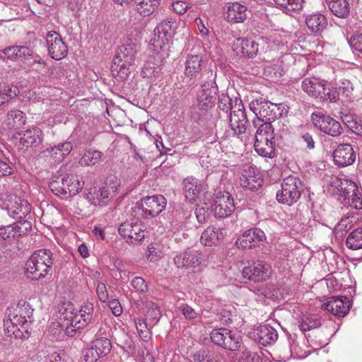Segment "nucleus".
Returning a JSON list of instances; mask_svg holds the SVG:
<instances>
[{
    "mask_svg": "<svg viewBox=\"0 0 362 362\" xmlns=\"http://www.w3.org/2000/svg\"><path fill=\"white\" fill-rule=\"evenodd\" d=\"M64 310L61 309L60 320L62 327H65V334L69 337H74L77 330L83 329L91 321L93 314V303L86 302L79 310L74 308L72 303H67Z\"/></svg>",
    "mask_w": 362,
    "mask_h": 362,
    "instance_id": "obj_1",
    "label": "nucleus"
},
{
    "mask_svg": "<svg viewBox=\"0 0 362 362\" xmlns=\"http://www.w3.org/2000/svg\"><path fill=\"white\" fill-rule=\"evenodd\" d=\"M33 310L28 304L12 305L7 308L6 318L4 321L5 331L8 336L15 338L24 337L23 332H28L31 322Z\"/></svg>",
    "mask_w": 362,
    "mask_h": 362,
    "instance_id": "obj_2",
    "label": "nucleus"
},
{
    "mask_svg": "<svg viewBox=\"0 0 362 362\" xmlns=\"http://www.w3.org/2000/svg\"><path fill=\"white\" fill-rule=\"evenodd\" d=\"M52 254L49 250H38L33 252L25 263L28 277L40 279L45 277L52 265Z\"/></svg>",
    "mask_w": 362,
    "mask_h": 362,
    "instance_id": "obj_3",
    "label": "nucleus"
},
{
    "mask_svg": "<svg viewBox=\"0 0 362 362\" xmlns=\"http://www.w3.org/2000/svg\"><path fill=\"white\" fill-rule=\"evenodd\" d=\"M274 129L269 122L259 124L255 135L254 148L261 156L272 158L275 156Z\"/></svg>",
    "mask_w": 362,
    "mask_h": 362,
    "instance_id": "obj_4",
    "label": "nucleus"
},
{
    "mask_svg": "<svg viewBox=\"0 0 362 362\" xmlns=\"http://www.w3.org/2000/svg\"><path fill=\"white\" fill-rule=\"evenodd\" d=\"M303 191V185L298 178L288 176L281 182V189L276 192V200L281 204L291 206L297 202Z\"/></svg>",
    "mask_w": 362,
    "mask_h": 362,
    "instance_id": "obj_5",
    "label": "nucleus"
},
{
    "mask_svg": "<svg viewBox=\"0 0 362 362\" xmlns=\"http://www.w3.org/2000/svg\"><path fill=\"white\" fill-rule=\"evenodd\" d=\"M177 27V22L173 18L164 20L156 26L153 30V36L150 40V45L154 52H159L169 43Z\"/></svg>",
    "mask_w": 362,
    "mask_h": 362,
    "instance_id": "obj_6",
    "label": "nucleus"
},
{
    "mask_svg": "<svg viewBox=\"0 0 362 362\" xmlns=\"http://www.w3.org/2000/svg\"><path fill=\"white\" fill-rule=\"evenodd\" d=\"M118 233L129 245L141 243L148 235L145 226L141 223L133 221L122 223L118 228Z\"/></svg>",
    "mask_w": 362,
    "mask_h": 362,
    "instance_id": "obj_7",
    "label": "nucleus"
},
{
    "mask_svg": "<svg viewBox=\"0 0 362 362\" xmlns=\"http://www.w3.org/2000/svg\"><path fill=\"white\" fill-rule=\"evenodd\" d=\"M210 209L216 217L226 218L235 210L234 199L229 192H218L216 194Z\"/></svg>",
    "mask_w": 362,
    "mask_h": 362,
    "instance_id": "obj_8",
    "label": "nucleus"
},
{
    "mask_svg": "<svg viewBox=\"0 0 362 362\" xmlns=\"http://www.w3.org/2000/svg\"><path fill=\"white\" fill-rule=\"evenodd\" d=\"M211 341L216 345L230 351H236L241 346L240 337L225 328L212 330L210 334Z\"/></svg>",
    "mask_w": 362,
    "mask_h": 362,
    "instance_id": "obj_9",
    "label": "nucleus"
},
{
    "mask_svg": "<svg viewBox=\"0 0 362 362\" xmlns=\"http://www.w3.org/2000/svg\"><path fill=\"white\" fill-rule=\"evenodd\" d=\"M314 126L322 132L337 137L343 132L341 123L327 114L314 112L312 114Z\"/></svg>",
    "mask_w": 362,
    "mask_h": 362,
    "instance_id": "obj_10",
    "label": "nucleus"
},
{
    "mask_svg": "<svg viewBox=\"0 0 362 362\" xmlns=\"http://www.w3.org/2000/svg\"><path fill=\"white\" fill-rule=\"evenodd\" d=\"M4 204L9 216L21 221L31 211V205L28 200L14 194L8 195Z\"/></svg>",
    "mask_w": 362,
    "mask_h": 362,
    "instance_id": "obj_11",
    "label": "nucleus"
},
{
    "mask_svg": "<svg viewBox=\"0 0 362 362\" xmlns=\"http://www.w3.org/2000/svg\"><path fill=\"white\" fill-rule=\"evenodd\" d=\"M217 92L218 87L211 71L209 78L202 85L201 90L197 95V104L211 111L216 103Z\"/></svg>",
    "mask_w": 362,
    "mask_h": 362,
    "instance_id": "obj_12",
    "label": "nucleus"
},
{
    "mask_svg": "<svg viewBox=\"0 0 362 362\" xmlns=\"http://www.w3.org/2000/svg\"><path fill=\"white\" fill-rule=\"evenodd\" d=\"M242 273L245 279L255 282H262L270 278L272 269L269 264L257 260L243 268Z\"/></svg>",
    "mask_w": 362,
    "mask_h": 362,
    "instance_id": "obj_13",
    "label": "nucleus"
},
{
    "mask_svg": "<svg viewBox=\"0 0 362 362\" xmlns=\"http://www.w3.org/2000/svg\"><path fill=\"white\" fill-rule=\"evenodd\" d=\"M206 62L202 54H188L185 61L184 74L189 80H197L202 77Z\"/></svg>",
    "mask_w": 362,
    "mask_h": 362,
    "instance_id": "obj_14",
    "label": "nucleus"
},
{
    "mask_svg": "<svg viewBox=\"0 0 362 362\" xmlns=\"http://www.w3.org/2000/svg\"><path fill=\"white\" fill-rule=\"evenodd\" d=\"M46 42L49 56L55 60H61L66 57L68 48L62 36L56 31H49L46 35Z\"/></svg>",
    "mask_w": 362,
    "mask_h": 362,
    "instance_id": "obj_15",
    "label": "nucleus"
},
{
    "mask_svg": "<svg viewBox=\"0 0 362 362\" xmlns=\"http://www.w3.org/2000/svg\"><path fill=\"white\" fill-rule=\"evenodd\" d=\"M144 218L155 217L166 207V199L160 194L146 197L141 200Z\"/></svg>",
    "mask_w": 362,
    "mask_h": 362,
    "instance_id": "obj_16",
    "label": "nucleus"
},
{
    "mask_svg": "<svg viewBox=\"0 0 362 362\" xmlns=\"http://www.w3.org/2000/svg\"><path fill=\"white\" fill-rule=\"evenodd\" d=\"M266 240V235L262 230L254 228L245 231L240 235L236 245L243 249H251L259 247Z\"/></svg>",
    "mask_w": 362,
    "mask_h": 362,
    "instance_id": "obj_17",
    "label": "nucleus"
},
{
    "mask_svg": "<svg viewBox=\"0 0 362 362\" xmlns=\"http://www.w3.org/2000/svg\"><path fill=\"white\" fill-rule=\"evenodd\" d=\"M248 336L257 343L263 346L271 345L278 339L277 331L269 325H263L253 328Z\"/></svg>",
    "mask_w": 362,
    "mask_h": 362,
    "instance_id": "obj_18",
    "label": "nucleus"
},
{
    "mask_svg": "<svg viewBox=\"0 0 362 362\" xmlns=\"http://www.w3.org/2000/svg\"><path fill=\"white\" fill-rule=\"evenodd\" d=\"M183 190L186 200L189 203H197L206 192L204 183L193 177H188L183 181Z\"/></svg>",
    "mask_w": 362,
    "mask_h": 362,
    "instance_id": "obj_19",
    "label": "nucleus"
},
{
    "mask_svg": "<svg viewBox=\"0 0 362 362\" xmlns=\"http://www.w3.org/2000/svg\"><path fill=\"white\" fill-rule=\"evenodd\" d=\"M229 124L233 135L240 136L245 133L248 120L243 105L232 108L230 113Z\"/></svg>",
    "mask_w": 362,
    "mask_h": 362,
    "instance_id": "obj_20",
    "label": "nucleus"
},
{
    "mask_svg": "<svg viewBox=\"0 0 362 362\" xmlns=\"http://www.w3.org/2000/svg\"><path fill=\"white\" fill-rule=\"evenodd\" d=\"M31 228L30 222L23 220L13 224L0 227V239L11 243L23 235Z\"/></svg>",
    "mask_w": 362,
    "mask_h": 362,
    "instance_id": "obj_21",
    "label": "nucleus"
},
{
    "mask_svg": "<svg viewBox=\"0 0 362 362\" xmlns=\"http://www.w3.org/2000/svg\"><path fill=\"white\" fill-rule=\"evenodd\" d=\"M322 306L325 310L335 316L344 317L349 311L351 302L349 298L346 296H332Z\"/></svg>",
    "mask_w": 362,
    "mask_h": 362,
    "instance_id": "obj_22",
    "label": "nucleus"
},
{
    "mask_svg": "<svg viewBox=\"0 0 362 362\" xmlns=\"http://www.w3.org/2000/svg\"><path fill=\"white\" fill-rule=\"evenodd\" d=\"M247 8L238 2L228 3L224 8V18L231 23L243 22L247 18Z\"/></svg>",
    "mask_w": 362,
    "mask_h": 362,
    "instance_id": "obj_23",
    "label": "nucleus"
},
{
    "mask_svg": "<svg viewBox=\"0 0 362 362\" xmlns=\"http://www.w3.org/2000/svg\"><path fill=\"white\" fill-rule=\"evenodd\" d=\"M262 182L261 175L256 173L254 168L249 165L244 167L240 177V185L243 188L255 191L262 186Z\"/></svg>",
    "mask_w": 362,
    "mask_h": 362,
    "instance_id": "obj_24",
    "label": "nucleus"
},
{
    "mask_svg": "<svg viewBox=\"0 0 362 362\" xmlns=\"http://www.w3.org/2000/svg\"><path fill=\"white\" fill-rule=\"evenodd\" d=\"M333 156L335 164L341 167L350 165L356 160L354 148L349 144H339L334 150Z\"/></svg>",
    "mask_w": 362,
    "mask_h": 362,
    "instance_id": "obj_25",
    "label": "nucleus"
},
{
    "mask_svg": "<svg viewBox=\"0 0 362 362\" xmlns=\"http://www.w3.org/2000/svg\"><path fill=\"white\" fill-rule=\"evenodd\" d=\"M327 82L317 77H307L301 83L302 90L309 96L320 99L323 90H326Z\"/></svg>",
    "mask_w": 362,
    "mask_h": 362,
    "instance_id": "obj_26",
    "label": "nucleus"
},
{
    "mask_svg": "<svg viewBox=\"0 0 362 362\" xmlns=\"http://www.w3.org/2000/svg\"><path fill=\"white\" fill-rule=\"evenodd\" d=\"M139 48L140 45L136 40H128L124 45L118 48L114 58L115 62L133 63Z\"/></svg>",
    "mask_w": 362,
    "mask_h": 362,
    "instance_id": "obj_27",
    "label": "nucleus"
},
{
    "mask_svg": "<svg viewBox=\"0 0 362 362\" xmlns=\"http://www.w3.org/2000/svg\"><path fill=\"white\" fill-rule=\"evenodd\" d=\"M202 262V255L194 250H187L177 254L174 262L177 268H194Z\"/></svg>",
    "mask_w": 362,
    "mask_h": 362,
    "instance_id": "obj_28",
    "label": "nucleus"
},
{
    "mask_svg": "<svg viewBox=\"0 0 362 362\" xmlns=\"http://www.w3.org/2000/svg\"><path fill=\"white\" fill-rule=\"evenodd\" d=\"M18 136L20 143L27 148L38 146L42 144L44 138L41 129L35 127L18 133Z\"/></svg>",
    "mask_w": 362,
    "mask_h": 362,
    "instance_id": "obj_29",
    "label": "nucleus"
},
{
    "mask_svg": "<svg viewBox=\"0 0 362 362\" xmlns=\"http://www.w3.org/2000/svg\"><path fill=\"white\" fill-rule=\"evenodd\" d=\"M233 49L238 55L252 58L257 54L259 45L250 39L238 38L234 41Z\"/></svg>",
    "mask_w": 362,
    "mask_h": 362,
    "instance_id": "obj_30",
    "label": "nucleus"
},
{
    "mask_svg": "<svg viewBox=\"0 0 362 362\" xmlns=\"http://www.w3.org/2000/svg\"><path fill=\"white\" fill-rule=\"evenodd\" d=\"M32 56V50L26 46H12L0 50V57L10 60L20 59L25 62Z\"/></svg>",
    "mask_w": 362,
    "mask_h": 362,
    "instance_id": "obj_31",
    "label": "nucleus"
},
{
    "mask_svg": "<svg viewBox=\"0 0 362 362\" xmlns=\"http://www.w3.org/2000/svg\"><path fill=\"white\" fill-rule=\"evenodd\" d=\"M225 235L223 229L214 226H209L203 231L200 242L205 246L217 245L223 240Z\"/></svg>",
    "mask_w": 362,
    "mask_h": 362,
    "instance_id": "obj_32",
    "label": "nucleus"
},
{
    "mask_svg": "<svg viewBox=\"0 0 362 362\" xmlns=\"http://www.w3.org/2000/svg\"><path fill=\"white\" fill-rule=\"evenodd\" d=\"M73 145L70 141L59 143L50 146L45 151L47 157H50L54 162H62L71 151Z\"/></svg>",
    "mask_w": 362,
    "mask_h": 362,
    "instance_id": "obj_33",
    "label": "nucleus"
},
{
    "mask_svg": "<svg viewBox=\"0 0 362 362\" xmlns=\"http://www.w3.org/2000/svg\"><path fill=\"white\" fill-rule=\"evenodd\" d=\"M26 122L25 113L20 110H11L8 112L3 122L2 127L6 130L17 129Z\"/></svg>",
    "mask_w": 362,
    "mask_h": 362,
    "instance_id": "obj_34",
    "label": "nucleus"
},
{
    "mask_svg": "<svg viewBox=\"0 0 362 362\" xmlns=\"http://www.w3.org/2000/svg\"><path fill=\"white\" fill-rule=\"evenodd\" d=\"M110 192L107 187H92L86 194V199L94 206H103L108 202Z\"/></svg>",
    "mask_w": 362,
    "mask_h": 362,
    "instance_id": "obj_35",
    "label": "nucleus"
},
{
    "mask_svg": "<svg viewBox=\"0 0 362 362\" xmlns=\"http://www.w3.org/2000/svg\"><path fill=\"white\" fill-rule=\"evenodd\" d=\"M305 23L310 32L315 35H320L327 25L325 16L319 13L307 16Z\"/></svg>",
    "mask_w": 362,
    "mask_h": 362,
    "instance_id": "obj_36",
    "label": "nucleus"
},
{
    "mask_svg": "<svg viewBox=\"0 0 362 362\" xmlns=\"http://www.w3.org/2000/svg\"><path fill=\"white\" fill-rule=\"evenodd\" d=\"M62 184L66 191V197L74 196L81 191L84 182L80 181L77 175L70 174L62 178Z\"/></svg>",
    "mask_w": 362,
    "mask_h": 362,
    "instance_id": "obj_37",
    "label": "nucleus"
},
{
    "mask_svg": "<svg viewBox=\"0 0 362 362\" xmlns=\"http://www.w3.org/2000/svg\"><path fill=\"white\" fill-rule=\"evenodd\" d=\"M333 185L339 192V195L344 198V202H346V199L358 189L356 184L349 179L337 178L333 181Z\"/></svg>",
    "mask_w": 362,
    "mask_h": 362,
    "instance_id": "obj_38",
    "label": "nucleus"
},
{
    "mask_svg": "<svg viewBox=\"0 0 362 362\" xmlns=\"http://www.w3.org/2000/svg\"><path fill=\"white\" fill-rule=\"evenodd\" d=\"M332 13L339 18H346L349 13V4L346 0H325Z\"/></svg>",
    "mask_w": 362,
    "mask_h": 362,
    "instance_id": "obj_39",
    "label": "nucleus"
},
{
    "mask_svg": "<svg viewBox=\"0 0 362 362\" xmlns=\"http://www.w3.org/2000/svg\"><path fill=\"white\" fill-rule=\"evenodd\" d=\"M160 0H136L134 2L137 12L144 17L153 14L160 5Z\"/></svg>",
    "mask_w": 362,
    "mask_h": 362,
    "instance_id": "obj_40",
    "label": "nucleus"
},
{
    "mask_svg": "<svg viewBox=\"0 0 362 362\" xmlns=\"http://www.w3.org/2000/svg\"><path fill=\"white\" fill-rule=\"evenodd\" d=\"M189 114L191 119L199 124H204L211 117L209 110L197 103L190 107Z\"/></svg>",
    "mask_w": 362,
    "mask_h": 362,
    "instance_id": "obj_41",
    "label": "nucleus"
},
{
    "mask_svg": "<svg viewBox=\"0 0 362 362\" xmlns=\"http://www.w3.org/2000/svg\"><path fill=\"white\" fill-rule=\"evenodd\" d=\"M146 312L145 320L149 322L150 326H155L160 321L161 317V311L158 305L152 301L146 302Z\"/></svg>",
    "mask_w": 362,
    "mask_h": 362,
    "instance_id": "obj_42",
    "label": "nucleus"
},
{
    "mask_svg": "<svg viewBox=\"0 0 362 362\" xmlns=\"http://www.w3.org/2000/svg\"><path fill=\"white\" fill-rule=\"evenodd\" d=\"M135 326L140 339L145 342H148L151 338V329L154 326H150L149 322L141 317L135 320Z\"/></svg>",
    "mask_w": 362,
    "mask_h": 362,
    "instance_id": "obj_43",
    "label": "nucleus"
},
{
    "mask_svg": "<svg viewBox=\"0 0 362 362\" xmlns=\"http://www.w3.org/2000/svg\"><path fill=\"white\" fill-rule=\"evenodd\" d=\"M276 6L284 13L299 11L303 8L304 0H274Z\"/></svg>",
    "mask_w": 362,
    "mask_h": 362,
    "instance_id": "obj_44",
    "label": "nucleus"
},
{
    "mask_svg": "<svg viewBox=\"0 0 362 362\" xmlns=\"http://www.w3.org/2000/svg\"><path fill=\"white\" fill-rule=\"evenodd\" d=\"M92 346L95 348V350L101 357L106 356L112 349L110 340L106 337H98V334L95 335V339L92 342Z\"/></svg>",
    "mask_w": 362,
    "mask_h": 362,
    "instance_id": "obj_45",
    "label": "nucleus"
},
{
    "mask_svg": "<svg viewBox=\"0 0 362 362\" xmlns=\"http://www.w3.org/2000/svg\"><path fill=\"white\" fill-rule=\"evenodd\" d=\"M346 245L354 250L362 249V228L354 229L346 238Z\"/></svg>",
    "mask_w": 362,
    "mask_h": 362,
    "instance_id": "obj_46",
    "label": "nucleus"
},
{
    "mask_svg": "<svg viewBox=\"0 0 362 362\" xmlns=\"http://www.w3.org/2000/svg\"><path fill=\"white\" fill-rule=\"evenodd\" d=\"M299 323L300 330L304 332L317 328L321 325L320 319L313 315H303Z\"/></svg>",
    "mask_w": 362,
    "mask_h": 362,
    "instance_id": "obj_47",
    "label": "nucleus"
},
{
    "mask_svg": "<svg viewBox=\"0 0 362 362\" xmlns=\"http://www.w3.org/2000/svg\"><path fill=\"white\" fill-rule=\"evenodd\" d=\"M132 63H126L124 62H116L113 59V65L112 66V72L115 77H118L119 80H125L130 74L129 66Z\"/></svg>",
    "mask_w": 362,
    "mask_h": 362,
    "instance_id": "obj_48",
    "label": "nucleus"
},
{
    "mask_svg": "<svg viewBox=\"0 0 362 362\" xmlns=\"http://www.w3.org/2000/svg\"><path fill=\"white\" fill-rule=\"evenodd\" d=\"M147 259L155 262L161 259L165 255L164 247L158 243H151L147 247Z\"/></svg>",
    "mask_w": 362,
    "mask_h": 362,
    "instance_id": "obj_49",
    "label": "nucleus"
},
{
    "mask_svg": "<svg viewBox=\"0 0 362 362\" xmlns=\"http://www.w3.org/2000/svg\"><path fill=\"white\" fill-rule=\"evenodd\" d=\"M102 153L96 150L86 151L79 160L81 165L92 166L98 163L101 159Z\"/></svg>",
    "mask_w": 362,
    "mask_h": 362,
    "instance_id": "obj_50",
    "label": "nucleus"
},
{
    "mask_svg": "<svg viewBox=\"0 0 362 362\" xmlns=\"http://www.w3.org/2000/svg\"><path fill=\"white\" fill-rule=\"evenodd\" d=\"M288 341L290 346L291 354L293 358H304L305 352L298 345L297 342V336L296 334H289Z\"/></svg>",
    "mask_w": 362,
    "mask_h": 362,
    "instance_id": "obj_51",
    "label": "nucleus"
},
{
    "mask_svg": "<svg viewBox=\"0 0 362 362\" xmlns=\"http://www.w3.org/2000/svg\"><path fill=\"white\" fill-rule=\"evenodd\" d=\"M19 93L18 88L13 85H6L0 88V98L3 104L16 97Z\"/></svg>",
    "mask_w": 362,
    "mask_h": 362,
    "instance_id": "obj_52",
    "label": "nucleus"
},
{
    "mask_svg": "<svg viewBox=\"0 0 362 362\" xmlns=\"http://www.w3.org/2000/svg\"><path fill=\"white\" fill-rule=\"evenodd\" d=\"M322 94L320 97V100L325 101L328 100L331 103H334L339 100L340 93L337 86H326V90H323Z\"/></svg>",
    "mask_w": 362,
    "mask_h": 362,
    "instance_id": "obj_53",
    "label": "nucleus"
},
{
    "mask_svg": "<svg viewBox=\"0 0 362 362\" xmlns=\"http://www.w3.org/2000/svg\"><path fill=\"white\" fill-rule=\"evenodd\" d=\"M25 64L33 67V69L37 72H45L46 69L45 62L38 55H35L32 51V56H30V59L25 62Z\"/></svg>",
    "mask_w": 362,
    "mask_h": 362,
    "instance_id": "obj_54",
    "label": "nucleus"
},
{
    "mask_svg": "<svg viewBox=\"0 0 362 362\" xmlns=\"http://www.w3.org/2000/svg\"><path fill=\"white\" fill-rule=\"evenodd\" d=\"M353 226V221L350 217H345L341 219V221L335 226L334 232L336 235L342 237L346 233L351 229Z\"/></svg>",
    "mask_w": 362,
    "mask_h": 362,
    "instance_id": "obj_55",
    "label": "nucleus"
},
{
    "mask_svg": "<svg viewBox=\"0 0 362 362\" xmlns=\"http://www.w3.org/2000/svg\"><path fill=\"white\" fill-rule=\"evenodd\" d=\"M160 68L158 65L152 62H147L145 63L141 74L143 77L152 78L158 77L160 72Z\"/></svg>",
    "mask_w": 362,
    "mask_h": 362,
    "instance_id": "obj_56",
    "label": "nucleus"
},
{
    "mask_svg": "<svg viewBox=\"0 0 362 362\" xmlns=\"http://www.w3.org/2000/svg\"><path fill=\"white\" fill-rule=\"evenodd\" d=\"M131 286L136 293L144 295L148 291V285L144 278L136 276L130 282Z\"/></svg>",
    "mask_w": 362,
    "mask_h": 362,
    "instance_id": "obj_57",
    "label": "nucleus"
},
{
    "mask_svg": "<svg viewBox=\"0 0 362 362\" xmlns=\"http://www.w3.org/2000/svg\"><path fill=\"white\" fill-rule=\"evenodd\" d=\"M250 109L255 114V115L257 117L258 122H262V120L260 119L259 117L265 118L267 120H270L273 118V116L272 115H267L264 114V112L266 111V109L264 108V105L260 106L258 103V101H252L250 103Z\"/></svg>",
    "mask_w": 362,
    "mask_h": 362,
    "instance_id": "obj_58",
    "label": "nucleus"
},
{
    "mask_svg": "<svg viewBox=\"0 0 362 362\" xmlns=\"http://www.w3.org/2000/svg\"><path fill=\"white\" fill-rule=\"evenodd\" d=\"M240 362H262V358L255 352L243 348L239 356Z\"/></svg>",
    "mask_w": 362,
    "mask_h": 362,
    "instance_id": "obj_59",
    "label": "nucleus"
},
{
    "mask_svg": "<svg viewBox=\"0 0 362 362\" xmlns=\"http://www.w3.org/2000/svg\"><path fill=\"white\" fill-rule=\"evenodd\" d=\"M197 207L195 210V214L199 223H203L206 221L209 216V206L206 203H204V206H201L196 203Z\"/></svg>",
    "mask_w": 362,
    "mask_h": 362,
    "instance_id": "obj_60",
    "label": "nucleus"
},
{
    "mask_svg": "<svg viewBox=\"0 0 362 362\" xmlns=\"http://www.w3.org/2000/svg\"><path fill=\"white\" fill-rule=\"evenodd\" d=\"M347 204L355 209H362V195L358 189L346 199Z\"/></svg>",
    "mask_w": 362,
    "mask_h": 362,
    "instance_id": "obj_61",
    "label": "nucleus"
},
{
    "mask_svg": "<svg viewBox=\"0 0 362 362\" xmlns=\"http://www.w3.org/2000/svg\"><path fill=\"white\" fill-rule=\"evenodd\" d=\"M49 187L55 195L62 198H66V191L63 187L62 179L60 180L52 181L49 185Z\"/></svg>",
    "mask_w": 362,
    "mask_h": 362,
    "instance_id": "obj_62",
    "label": "nucleus"
},
{
    "mask_svg": "<svg viewBox=\"0 0 362 362\" xmlns=\"http://www.w3.org/2000/svg\"><path fill=\"white\" fill-rule=\"evenodd\" d=\"M336 86L339 93L346 97H349L354 89L352 83L347 79H341Z\"/></svg>",
    "mask_w": 362,
    "mask_h": 362,
    "instance_id": "obj_63",
    "label": "nucleus"
},
{
    "mask_svg": "<svg viewBox=\"0 0 362 362\" xmlns=\"http://www.w3.org/2000/svg\"><path fill=\"white\" fill-rule=\"evenodd\" d=\"M101 356L93 346L83 351V362H96Z\"/></svg>",
    "mask_w": 362,
    "mask_h": 362,
    "instance_id": "obj_64",
    "label": "nucleus"
}]
</instances>
